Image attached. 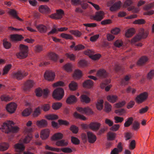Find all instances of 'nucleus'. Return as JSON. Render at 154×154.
<instances>
[{"instance_id": "1", "label": "nucleus", "mask_w": 154, "mask_h": 154, "mask_svg": "<svg viewBox=\"0 0 154 154\" xmlns=\"http://www.w3.org/2000/svg\"><path fill=\"white\" fill-rule=\"evenodd\" d=\"M14 124L11 121H7L4 122L2 125V129L3 132L5 133L10 132L14 133H17L19 130L20 128L17 126L13 127Z\"/></svg>"}, {"instance_id": "2", "label": "nucleus", "mask_w": 154, "mask_h": 154, "mask_svg": "<svg viewBox=\"0 0 154 154\" xmlns=\"http://www.w3.org/2000/svg\"><path fill=\"white\" fill-rule=\"evenodd\" d=\"M19 52L16 54L17 57L20 59H23L27 57L28 54V47L23 44L20 45Z\"/></svg>"}, {"instance_id": "3", "label": "nucleus", "mask_w": 154, "mask_h": 154, "mask_svg": "<svg viewBox=\"0 0 154 154\" xmlns=\"http://www.w3.org/2000/svg\"><path fill=\"white\" fill-rule=\"evenodd\" d=\"M64 95V91L62 88H58L55 89L53 92L52 96L57 100L62 99Z\"/></svg>"}, {"instance_id": "4", "label": "nucleus", "mask_w": 154, "mask_h": 154, "mask_svg": "<svg viewBox=\"0 0 154 154\" xmlns=\"http://www.w3.org/2000/svg\"><path fill=\"white\" fill-rule=\"evenodd\" d=\"M148 96V93L144 92L137 95L135 98L134 100L136 103L140 104L145 101L147 99Z\"/></svg>"}, {"instance_id": "5", "label": "nucleus", "mask_w": 154, "mask_h": 154, "mask_svg": "<svg viewBox=\"0 0 154 154\" xmlns=\"http://www.w3.org/2000/svg\"><path fill=\"white\" fill-rule=\"evenodd\" d=\"M45 149L48 150H51L57 152H59L61 151L62 152L65 153H70L72 152V149L69 147H65L60 149L59 148H56L49 146L48 145H46L45 147Z\"/></svg>"}, {"instance_id": "6", "label": "nucleus", "mask_w": 154, "mask_h": 154, "mask_svg": "<svg viewBox=\"0 0 154 154\" xmlns=\"http://www.w3.org/2000/svg\"><path fill=\"white\" fill-rule=\"evenodd\" d=\"M64 14V11L62 9H59L56 10V13L51 14L49 17L53 19L59 20L62 18Z\"/></svg>"}, {"instance_id": "7", "label": "nucleus", "mask_w": 154, "mask_h": 154, "mask_svg": "<svg viewBox=\"0 0 154 154\" xmlns=\"http://www.w3.org/2000/svg\"><path fill=\"white\" fill-rule=\"evenodd\" d=\"M55 76L54 72L49 70L45 72L44 76L45 79L49 81H52L54 80Z\"/></svg>"}, {"instance_id": "8", "label": "nucleus", "mask_w": 154, "mask_h": 154, "mask_svg": "<svg viewBox=\"0 0 154 154\" xmlns=\"http://www.w3.org/2000/svg\"><path fill=\"white\" fill-rule=\"evenodd\" d=\"M27 73H22L21 71H18L16 72L12 73L11 76L13 79H16L17 80H21L24 77L27 75Z\"/></svg>"}, {"instance_id": "9", "label": "nucleus", "mask_w": 154, "mask_h": 154, "mask_svg": "<svg viewBox=\"0 0 154 154\" xmlns=\"http://www.w3.org/2000/svg\"><path fill=\"white\" fill-rule=\"evenodd\" d=\"M39 12L43 14H50L51 10L47 5H41L38 7Z\"/></svg>"}, {"instance_id": "10", "label": "nucleus", "mask_w": 154, "mask_h": 154, "mask_svg": "<svg viewBox=\"0 0 154 154\" xmlns=\"http://www.w3.org/2000/svg\"><path fill=\"white\" fill-rule=\"evenodd\" d=\"M17 105L14 103H11L8 104L6 107L7 111L10 113H13L15 111Z\"/></svg>"}, {"instance_id": "11", "label": "nucleus", "mask_w": 154, "mask_h": 154, "mask_svg": "<svg viewBox=\"0 0 154 154\" xmlns=\"http://www.w3.org/2000/svg\"><path fill=\"white\" fill-rule=\"evenodd\" d=\"M34 84V82L32 80H28L24 83L23 88V90L25 91H29L33 87Z\"/></svg>"}, {"instance_id": "12", "label": "nucleus", "mask_w": 154, "mask_h": 154, "mask_svg": "<svg viewBox=\"0 0 154 154\" xmlns=\"http://www.w3.org/2000/svg\"><path fill=\"white\" fill-rule=\"evenodd\" d=\"M104 13L103 11H99L96 12L95 15L93 16L94 20L97 21H100L103 18Z\"/></svg>"}, {"instance_id": "13", "label": "nucleus", "mask_w": 154, "mask_h": 154, "mask_svg": "<svg viewBox=\"0 0 154 154\" xmlns=\"http://www.w3.org/2000/svg\"><path fill=\"white\" fill-rule=\"evenodd\" d=\"M101 125V124L98 122H92L89 124V127L92 130L96 131L99 129Z\"/></svg>"}, {"instance_id": "14", "label": "nucleus", "mask_w": 154, "mask_h": 154, "mask_svg": "<svg viewBox=\"0 0 154 154\" xmlns=\"http://www.w3.org/2000/svg\"><path fill=\"white\" fill-rule=\"evenodd\" d=\"M149 34V32L145 30L143 28H141L139 30V33L137 34L140 37L141 39L146 38Z\"/></svg>"}, {"instance_id": "15", "label": "nucleus", "mask_w": 154, "mask_h": 154, "mask_svg": "<svg viewBox=\"0 0 154 154\" xmlns=\"http://www.w3.org/2000/svg\"><path fill=\"white\" fill-rule=\"evenodd\" d=\"M23 38L22 35L17 34L11 35L10 36L11 40L14 42L20 41Z\"/></svg>"}, {"instance_id": "16", "label": "nucleus", "mask_w": 154, "mask_h": 154, "mask_svg": "<svg viewBox=\"0 0 154 154\" xmlns=\"http://www.w3.org/2000/svg\"><path fill=\"white\" fill-rule=\"evenodd\" d=\"M50 131L48 129H45L42 130L40 134V137L42 140L47 139L49 136Z\"/></svg>"}, {"instance_id": "17", "label": "nucleus", "mask_w": 154, "mask_h": 154, "mask_svg": "<svg viewBox=\"0 0 154 154\" xmlns=\"http://www.w3.org/2000/svg\"><path fill=\"white\" fill-rule=\"evenodd\" d=\"M38 31L41 33H45L47 31V27L44 25L41 24L35 26Z\"/></svg>"}, {"instance_id": "18", "label": "nucleus", "mask_w": 154, "mask_h": 154, "mask_svg": "<svg viewBox=\"0 0 154 154\" xmlns=\"http://www.w3.org/2000/svg\"><path fill=\"white\" fill-rule=\"evenodd\" d=\"M87 135L89 142L91 143H94L97 139L96 136L92 132H88Z\"/></svg>"}, {"instance_id": "19", "label": "nucleus", "mask_w": 154, "mask_h": 154, "mask_svg": "<svg viewBox=\"0 0 154 154\" xmlns=\"http://www.w3.org/2000/svg\"><path fill=\"white\" fill-rule=\"evenodd\" d=\"M93 82L90 79L85 80L82 84V86L83 88L88 89L92 88L93 86Z\"/></svg>"}, {"instance_id": "20", "label": "nucleus", "mask_w": 154, "mask_h": 154, "mask_svg": "<svg viewBox=\"0 0 154 154\" xmlns=\"http://www.w3.org/2000/svg\"><path fill=\"white\" fill-rule=\"evenodd\" d=\"M148 60V58L146 56H143L141 57L138 61L137 64L139 66H142L145 65Z\"/></svg>"}, {"instance_id": "21", "label": "nucleus", "mask_w": 154, "mask_h": 154, "mask_svg": "<svg viewBox=\"0 0 154 154\" xmlns=\"http://www.w3.org/2000/svg\"><path fill=\"white\" fill-rule=\"evenodd\" d=\"M47 56L50 60L54 62L57 61L58 57V55L53 52L48 53L47 54Z\"/></svg>"}, {"instance_id": "22", "label": "nucleus", "mask_w": 154, "mask_h": 154, "mask_svg": "<svg viewBox=\"0 0 154 154\" xmlns=\"http://www.w3.org/2000/svg\"><path fill=\"white\" fill-rule=\"evenodd\" d=\"M8 13L12 16L14 18H16L17 20L23 21V20L20 18L18 16V14L17 11L14 9H11L8 12Z\"/></svg>"}, {"instance_id": "23", "label": "nucleus", "mask_w": 154, "mask_h": 154, "mask_svg": "<svg viewBox=\"0 0 154 154\" xmlns=\"http://www.w3.org/2000/svg\"><path fill=\"white\" fill-rule=\"evenodd\" d=\"M55 145L58 146H65L68 145V141L67 140L62 139L57 141Z\"/></svg>"}, {"instance_id": "24", "label": "nucleus", "mask_w": 154, "mask_h": 154, "mask_svg": "<svg viewBox=\"0 0 154 154\" xmlns=\"http://www.w3.org/2000/svg\"><path fill=\"white\" fill-rule=\"evenodd\" d=\"M36 125L40 128H45L48 126V122L45 119H42L40 120H38L36 122Z\"/></svg>"}, {"instance_id": "25", "label": "nucleus", "mask_w": 154, "mask_h": 154, "mask_svg": "<svg viewBox=\"0 0 154 154\" xmlns=\"http://www.w3.org/2000/svg\"><path fill=\"white\" fill-rule=\"evenodd\" d=\"M121 4V2L120 1L116 2L110 7V11H115L119 10L120 8Z\"/></svg>"}, {"instance_id": "26", "label": "nucleus", "mask_w": 154, "mask_h": 154, "mask_svg": "<svg viewBox=\"0 0 154 154\" xmlns=\"http://www.w3.org/2000/svg\"><path fill=\"white\" fill-rule=\"evenodd\" d=\"M77 101V98L74 95H71L68 97L66 100L68 104H72L75 103Z\"/></svg>"}, {"instance_id": "27", "label": "nucleus", "mask_w": 154, "mask_h": 154, "mask_svg": "<svg viewBox=\"0 0 154 154\" xmlns=\"http://www.w3.org/2000/svg\"><path fill=\"white\" fill-rule=\"evenodd\" d=\"M97 75L101 78H103L107 76V74L105 70L101 69L99 70L97 72Z\"/></svg>"}, {"instance_id": "28", "label": "nucleus", "mask_w": 154, "mask_h": 154, "mask_svg": "<svg viewBox=\"0 0 154 154\" xmlns=\"http://www.w3.org/2000/svg\"><path fill=\"white\" fill-rule=\"evenodd\" d=\"M63 137V134L60 132H58L54 134L52 136V140H56L62 139Z\"/></svg>"}, {"instance_id": "29", "label": "nucleus", "mask_w": 154, "mask_h": 154, "mask_svg": "<svg viewBox=\"0 0 154 154\" xmlns=\"http://www.w3.org/2000/svg\"><path fill=\"white\" fill-rule=\"evenodd\" d=\"M90 98L85 95H82L80 97V100L81 102L86 103H88L91 101Z\"/></svg>"}, {"instance_id": "30", "label": "nucleus", "mask_w": 154, "mask_h": 154, "mask_svg": "<svg viewBox=\"0 0 154 154\" xmlns=\"http://www.w3.org/2000/svg\"><path fill=\"white\" fill-rule=\"evenodd\" d=\"M135 30L134 28H130L128 29L125 33V36L127 38H130L135 33Z\"/></svg>"}, {"instance_id": "31", "label": "nucleus", "mask_w": 154, "mask_h": 154, "mask_svg": "<svg viewBox=\"0 0 154 154\" xmlns=\"http://www.w3.org/2000/svg\"><path fill=\"white\" fill-rule=\"evenodd\" d=\"M69 87L70 90L75 91L78 88V84L74 81H72L69 84Z\"/></svg>"}, {"instance_id": "32", "label": "nucleus", "mask_w": 154, "mask_h": 154, "mask_svg": "<svg viewBox=\"0 0 154 154\" xmlns=\"http://www.w3.org/2000/svg\"><path fill=\"white\" fill-rule=\"evenodd\" d=\"M141 40L140 37L137 34L131 39L130 43L131 45H133Z\"/></svg>"}, {"instance_id": "33", "label": "nucleus", "mask_w": 154, "mask_h": 154, "mask_svg": "<svg viewBox=\"0 0 154 154\" xmlns=\"http://www.w3.org/2000/svg\"><path fill=\"white\" fill-rule=\"evenodd\" d=\"M45 118L48 120H54L59 119L58 115L55 114H51L45 116Z\"/></svg>"}, {"instance_id": "34", "label": "nucleus", "mask_w": 154, "mask_h": 154, "mask_svg": "<svg viewBox=\"0 0 154 154\" xmlns=\"http://www.w3.org/2000/svg\"><path fill=\"white\" fill-rule=\"evenodd\" d=\"M73 77L75 79H79L82 76V71L79 69L75 70L73 74Z\"/></svg>"}, {"instance_id": "35", "label": "nucleus", "mask_w": 154, "mask_h": 154, "mask_svg": "<svg viewBox=\"0 0 154 154\" xmlns=\"http://www.w3.org/2000/svg\"><path fill=\"white\" fill-rule=\"evenodd\" d=\"M118 98V97L116 95H109L107 97V100L109 102L112 103L115 102Z\"/></svg>"}, {"instance_id": "36", "label": "nucleus", "mask_w": 154, "mask_h": 154, "mask_svg": "<svg viewBox=\"0 0 154 154\" xmlns=\"http://www.w3.org/2000/svg\"><path fill=\"white\" fill-rule=\"evenodd\" d=\"M12 66V65L11 64H8L6 65L3 68L2 75H5L7 74L11 68Z\"/></svg>"}, {"instance_id": "37", "label": "nucleus", "mask_w": 154, "mask_h": 154, "mask_svg": "<svg viewBox=\"0 0 154 154\" xmlns=\"http://www.w3.org/2000/svg\"><path fill=\"white\" fill-rule=\"evenodd\" d=\"M9 145L8 143H3L0 144V151H5L8 149L9 147Z\"/></svg>"}, {"instance_id": "38", "label": "nucleus", "mask_w": 154, "mask_h": 154, "mask_svg": "<svg viewBox=\"0 0 154 154\" xmlns=\"http://www.w3.org/2000/svg\"><path fill=\"white\" fill-rule=\"evenodd\" d=\"M14 147L16 149H18L20 151H22L25 149V147L22 144L17 143L14 145Z\"/></svg>"}, {"instance_id": "39", "label": "nucleus", "mask_w": 154, "mask_h": 154, "mask_svg": "<svg viewBox=\"0 0 154 154\" xmlns=\"http://www.w3.org/2000/svg\"><path fill=\"white\" fill-rule=\"evenodd\" d=\"M116 135V133L109 132L107 134V139L109 140H114L115 139Z\"/></svg>"}, {"instance_id": "40", "label": "nucleus", "mask_w": 154, "mask_h": 154, "mask_svg": "<svg viewBox=\"0 0 154 154\" xmlns=\"http://www.w3.org/2000/svg\"><path fill=\"white\" fill-rule=\"evenodd\" d=\"M140 128V124L137 121H135L132 126V129L134 131H137Z\"/></svg>"}, {"instance_id": "41", "label": "nucleus", "mask_w": 154, "mask_h": 154, "mask_svg": "<svg viewBox=\"0 0 154 154\" xmlns=\"http://www.w3.org/2000/svg\"><path fill=\"white\" fill-rule=\"evenodd\" d=\"M72 65L70 63H68L65 64L63 67L64 69L68 72H72Z\"/></svg>"}, {"instance_id": "42", "label": "nucleus", "mask_w": 154, "mask_h": 154, "mask_svg": "<svg viewBox=\"0 0 154 154\" xmlns=\"http://www.w3.org/2000/svg\"><path fill=\"white\" fill-rule=\"evenodd\" d=\"M134 121V119L132 117L128 118L124 124L125 127H128L130 126L132 123Z\"/></svg>"}, {"instance_id": "43", "label": "nucleus", "mask_w": 154, "mask_h": 154, "mask_svg": "<svg viewBox=\"0 0 154 154\" xmlns=\"http://www.w3.org/2000/svg\"><path fill=\"white\" fill-rule=\"evenodd\" d=\"M74 116L76 119H79L83 120H86L87 118L84 115H81L77 112H75L74 114Z\"/></svg>"}, {"instance_id": "44", "label": "nucleus", "mask_w": 154, "mask_h": 154, "mask_svg": "<svg viewBox=\"0 0 154 154\" xmlns=\"http://www.w3.org/2000/svg\"><path fill=\"white\" fill-rule=\"evenodd\" d=\"M152 8H154V2L145 5L143 6V9L144 11H148Z\"/></svg>"}, {"instance_id": "45", "label": "nucleus", "mask_w": 154, "mask_h": 154, "mask_svg": "<svg viewBox=\"0 0 154 154\" xmlns=\"http://www.w3.org/2000/svg\"><path fill=\"white\" fill-rule=\"evenodd\" d=\"M103 100L102 99L98 100L96 104V107L98 110H101L103 107Z\"/></svg>"}, {"instance_id": "46", "label": "nucleus", "mask_w": 154, "mask_h": 154, "mask_svg": "<svg viewBox=\"0 0 154 154\" xmlns=\"http://www.w3.org/2000/svg\"><path fill=\"white\" fill-rule=\"evenodd\" d=\"M85 114L88 115H90L94 114V112L90 107L88 106L85 107L84 113Z\"/></svg>"}, {"instance_id": "47", "label": "nucleus", "mask_w": 154, "mask_h": 154, "mask_svg": "<svg viewBox=\"0 0 154 154\" xmlns=\"http://www.w3.org/2000/svg\"><path fill=\"white\" fill-rule=\"evenodd\" d=\"M62 103L60 102L54 103L52 105V108L53 109L55 110L59 109L62 106Z\"/></svg>"}, {"instance_id": "48", "label": "nucleus", "mask_w": 154, "mask_h": 154, "mask_svg": "<svg viewBox=\"0 0 154 154\" xmlns=\"http://www.w3.org/2000/svg\"><path fill=\"white\" fill-rule=\"evenodd\" d=\"M60 36L63 38L66 39L72 40L73 39V37L71 35L65 33H62L60 35Z\"/></svg>"}, {"instance_id": "49", "label": "nucleus", "mask_w": 154, "mask_h": 154, "mask_svg": "<svg viewBox=\"0 0 154 154\" xmlns=\"http://www.w3.org/2000/svg\"><path fill=\"white\" fill-rule=\"evenodd\" d=\"M4 47L7 49H9L11 48V45L10 42L7 41V39H4L3 41Z\"/></svg>"}, {"instance_id": "50", "label": "nucleus", "mask_w": 154, "mask_h": 154, "mask_svg": "<svg viewBox=\"0 0 154 154\" xmlns=\"http://www.w3.org/2000/svg\"><path fill=\"white\" fill-rule=\"evenodd\" d=\"M58 122L60 125H65L68 126L69 125V123L68 121L62 119H59L58 120Z\"/></svg>"}, {"instance_id": "51", "label": "nucleus", "mask_w": 154, "mask_h": 154, "mask_svg": "<svg viewBox=\"0 0 154 154\" xmlns=\"http://www.w3.org/2000/svg\"><path fill=\"white\" fill-rule=\"evenodd\" d=\"M1 99L2 101H5L6 102L9 101L11 100L13 98L8 96H6L5 95H2L1 97Z\"/></svg>"}, {"instance_id": "52", "label": "nucleus", "mask_w": 154, "mask_h": 154, "mask_svg": "<svg viewBox=\"0 0 154 154\" xmlns=\"http://www.w3.org/2000/svg\"><path fill=\"white\" fill-rule=\"evenodd\" d=\"M69 32L72 34L77 37H80L82 35L81 32L77 30H71L69 31Z\"/></svg>"}, {"instance_id": "53", "label": "nucleus", "mask_w": 154, "mask_h": 154, "mask_svg": "<svg viewBox=\"0 0 154 154\" xmlns=\"http://www.w3.org/2000/svg\"><path fill=\"white\" fill-rule=\"evenodd\" d=\"M111 109L112 106L111 105L107 102H105V111L107 112H108L111 110Z\"/></svg>"}, {"instance_id": "54", "label": "nucleus", "mask_w": 154, "mask_h": 154, "mask_svg": "<svg viewBox=\"0 0 154 154\" xmlns=\"http://www.w3.org/2000/svg\"><path fill=\"white\" fill-rule=\"evenodd\" d=\"M133 23L135 24L142 25L145 24L146 21L144 19H141L135 20Z\"/></svg>"}, {"instance_id": "55", "label": "nucleus", "mask_w": 154, "mask_h": 154, "mask_svg": "<svg viewBox=\"0 0 154 154\" xmlns=\"http://www.w3.org/2000/svg\"><path fill=\"white\" fill-rule=\"evenodd\" d=\"M69 130L74 134H76L78 133L79 128L74 125H72L69 128Z\"/></svg>"}, {"instance_id": "56", "label": "nucleus", "mask_w": 154, "mask_h": 154, "mask_svg": "<svg viewBox=\"0 0 154 154\" xmlns=\"http://www.w3.org/2000/svg\"><path fill=\"white\" fill-rule=\"evenodd\" d=\"M123 42L122 40L118 39L114 43V45L116 47L120 48L122 46Z\"/></svg>"}, {"instance_id": "57", "label": "nucleus", "mask_w": 154, "mask_h": 154, "mask_svg": "<svg viewBox=\"0 0 154 154\" xmlns=\"http://www.w3.org/2000/svg\"><path fill=\"white\" fill-rule=\"evenodd\" d=\"M31 112V109L27 108L25 109L22 112V115L23 116H27L30 114Z\"/></svg>"}, {"instance_id": "58", "label": "nucleus", "mask_w": 154, "mask_h": 154, "mask_svg": "<svg viewBox=\"0 0 154 154\" xmlns=\"http://www.w3.org/2000/svg\"><path fill=\"white\" fill-rule=\"evenodd\" d=\"M40 114V108L39 107H38L35 109L33 114V116L34 117H37Z\"/></svg>"}, {"instance_id": "59", "label": "nucleus", "mask_w": 154, "mask_h": 154, "mask_svg": "<svg viewBox=\"0 0 154 154\" xmlns=\"http://www.w3.org/2000/svg\"><path fill=\"white\" fill-rule=\"evenodd\" d=\"M42 51L43 47L42 45H37L35 47L34 51L35 53H40Z\"/></svg>"}, {"instance_id": "60", "label": "nucleus", "mask_w": 154, "mask_h": 154, "mask_svg": "<svg viewBox=\"0 0 154 154\" xmlns=\"http://www.w3.org/2000/svg\"><path fill=\"white\" fill-rule=\"evenodd\" d=\"M72 143L75 145H79L80 144V140L77 138L73 136L71 137Z\"/></svg>"}, {"instance_id": "61", "label": "nucleus", "mask_w": 154, "mask_h": 154, "mask_svg": "<svg viewBox=\"0 0 154 154\" xmlns=\"http://www.w3.org/2000/svg\"><path fill=\"white\" fill-rule=\"evenodd\" d=\"M115 112L119 116H122L125 113V111L123 109H120L116 110Z\"/></svg>"}, {"instance_id": "62", "label": "nucleus", "mask_w": 154, "mask_h": 154, "mask_svg": "<svg viewBox=\"0 0 154 154\" xmlns=\"http://www.w3.org/2000/svg\"><path fill=\"white\" fill-rule=\"evenodd\" d=\"M120 31V29L119 28L116 27L111 29L110 32L113 35H117L119 33Z\"/></svg>"}, {"instance_id": "63", "label": "nucleus", "mask_w": 154, "mask_h": 154, "mask_svg": "<svg viewBox=\"0 0 154 154\" xmlns=\"http://www.w3.org/2000/svg\"><path fill=\"white\" fill-rule=\"evenodd\" d=\"M136 142L134 140H133L130 142L129 146V149L131 150H133L136 146Z\"/></svg>"}, {"instance_id": "64", "label": "nucleus", "mask_w": 154, "mask_h": 154, "mask_svg": "<svg viewBox=\"0 0 154 154\" xmlns=\"http://www.w3.org/2000/svg\"><path fill=\"white\" fill-rule=\"evenodd\" d=\"M88 63L86 61L84 60H80L78 63V65L79 67H84L87 65Z\"/></svg>"}]
</instances>
